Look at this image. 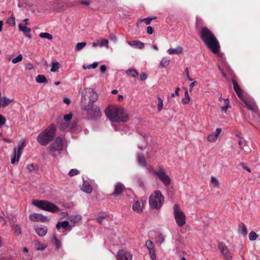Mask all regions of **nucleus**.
<instances>
[{"label":"nucleus","instance_id":"nucleus-1","mask_svg":"<svg viewBox=\"0 0 260 260\" xmlns=\"http://www.w3.org/2000/svg\"><path fill=\"white\" fill-rule=\"evenodd\" d=\"M201 40L213 53L216 54L220 50L219 43L214 33L206 26L202 27L199 32Z\"/></svg>","mask_w":260,"mask_h":260},{"label":"nucleus","instance_id":"nucleus-2","mask_svg":"<svg viewBox=\"0 0 260 260\" xmlns=\"http://www.w3.org/2000/svg\"><path fill=\"white\" fill-rule=\"evenodd\" d=\"M105 114L111 121L124 122L129 120V116L121 107L109 106L106 109Z\"/></svg>","mask_w":260,"mask_h":260},{"label":"nucleus","instance_id":"nucleus-3","mask_svg":"<svg viewBox=\"0 0 260 260\" xmlns=\"http://www.w3.org/2000/svg\"><path fill=\"white\" fill-rule=\"evenodd\" d=\"M56 130L55 125L53 124H50L38 136V142L41 145L46 146L53 139Z\"/></svg>","mask_w":260,"mask_h":260},{"label":"nucleus","instance_id":"nucleus-4","mask_svg":"<svg viewBox=\"0 0 260 260\" xmlns=\"http://www.w3.org/2000/svg\"><path fill=\"white\" fill-rule=\"evenodd\" d=\"M164 202V197L161 191L156 190L153 192L149 197V203L152 209H159Z\"/></svg>","mask_w":260,"mask_h":260},{"label":"nucleus","instance_id":"nucleus-5","mask_svg":"<svg viewBox=\"0 0 260 260\" xmlns=\"http://www.w3.org/2000/svg\"><path fill=\"white\" fill-rule=\"evenodd\" d=\"M32 204L42 210L54 213L59 210V207L45 200H35Z\"/></svg>","mask_w":260,"mask_h":260},{"label":"nucleus","instance_id":"nucleus-6","mask_svg":"<svg viewBox=\"0 0 260 260\" xmlns=\"http://www.w3.org/2000/svg\"><path fill=\"white\" fill-rule=\"evenodd\" d=\"M98 98L96 92L91 88H84L82 91V102L86 103V101L88 100L89 105H92Z\"/></svg>","mask_w":260,"mask_h":260},{"label":"nucleus","instance_id":"nucleus-7","mask_svg":"<svg viewBox=\"0 0 260 260\" xmlns=\"http://www.w3.org/2000/svg\"><path fill=\"white\" fill-rule=\"evenodd\" d=\"M174 218L177 224L181 227L186 223V216L184 212L181 209L180 206L176 204L173 206Z\"/></svg>","mask_w":260,"mask_h":260},{"label":"nucleus","instance_id":"nucleus-8","mask_svg":"<svg viewBox=\"0 0 260 260\" xmlns=\"http://www.w3.org/2000/svg\"><path fill=\"white\" fill-rule=\"evenodd\" d=\"M50 153L54 157L60 154L63 149V141L60 137H57L54 142L50 146Z\"/></svg>","mask_w":260,"mask_h":260},{"label":"nucleus","instance_id":"nucleus-9","mask_svg":"<svg viewBox=\"0 0 260 260\" xmlns=\"http://www.w3.org/2000/svg\"><path fill=\"white\" fill-rule=\"evenodd\" d=\"M153 174L158 177L165 186H169L171 184V179L162 168H159L157 171H153Z\"/></svg>","mask_w":260,"mask_h":260},{"label":"nucleus","instance_id":"nucleus-10","mask_svg":"<svg viewBox=\"0 0 260 260\" xmlns=\"http://www.w3.org/2000/svg\"><path fill=\"white\" fill-rule=\"evenodd\" d=\"M85 109L87 110L88 115L92 119H98L101 117L102 113L100 108L92 105L88 104L86 107Z\"/></svg>","mask_w":260,"mask_h":260},{"label":"nucleus","instance_id":"nucleus-11","mask_svg":"<svg viewBox=\"0 0 260 260\" xmlns=\"http://www.w3.org/2000/svg\"><path fill=\"white\" fill-rule=\"evenodd\" d=\"M25 146V142L22 141L19 143L17 148H14L13 154L11 160V164H14L15 162H18L19 161Z\"/></svg>","mask_w":260,"mask_h":260},{"label":"nucleus","instance_id":"nucleus-12","mask_svg":"<svg viewBox=\"0 0 260 260\" xmlns=\"http://www.w3.org/2000/svg\"><path fill=\"white\" fill-rule=\"evenodd\" d=\"M218 247L225 260H231L232 258V253L228 247L222 242L218 243Z\"/></svg>","mask_w":260,"mask_h":260},{"label":"nucleus","instance_id":"nucleus-13","mask_svg":"<svg viewBox=\"0 0 260 260\" xmlns=\"http://www.w3.org/2000/svg\"><path fill=\"white\" fill-rule=\"evenodd\" d=\"M246 106L247 108L249 110L253 111L257 115V120H259L260 118L259 117V115L258 113V108L252 102L249 101L246 98H244L243 100H241Z\"/></svg>","mask_w":260,"mask_h":260},{"label":"nucleus","instance_id":"nucleus-14","mask_svg":"<svg viewBox=\"0 0 260 260\" xmlns=\"http://www.w3.org/2000/svg\"><path fill=\"white\" fill-rule=\"evenodd\" d=\"M145 246L149 250V254L152 260H156V253L154 249V245L151 240H147L146 242Z\"/></svg>","mask_w":260,"mask_h":260},{"label":"nucleus","instance_id":"nucleus-15","mask_svg":"<svg viewBox=\"0 0 260 260\" xmlns=\"http://www.w3.org/2000/svg\"><path fill=\"white\" fill-rule=\"evenodd\" d=\"M132 254L123 250H119L118 252L117 259L118 260H132Z\"/></svg>","mask_w":260,"mask_h":260},{"label":"nucleus","instance_id":"nucleus-16","mask_svg":"<svg viewBox=\"0 0 260 260\" xmlns=\"http://www.w3.org/2000/svg\"><path fill=\"white\" fill-rule=\"evenodd\" d=\"M125 189L123 184L120 182L116 183L114 185V190L112 195L114 196H118L122 194Z\"/></svg>","mask_w":260,"mask_h":260},{"label":"nucleus","instance_id":"nucleus-17","mask_svg":"<svg viewBox=\"0 0 260 260\" xmlns=\"http://www.w3.org/2000/svg\"><path fill=\"white\" fill-rule=\"evenodd\" d=\"M29 219L35 222H45L47 220V218L46 216L38 213H33L30 215Z\"/></svg>","mask_w":260,"mask_h":260},{"label":"nucleus","instance_id":"nucleus-18","mask_svg":"<svg viewBox=\"0 0 260 260\" xmlns=\"http://www.w3.org/2000/svg\"><path fill=\"white\" fill-rule=\"evenodd\" d=\"M232 83L233 84L234 89L236 92L237 95L240 98L241 100H243L244 98H245L243 94V91L239 86V85L238 84V83L236 82V81L233 80Z\"/></svg>","mask_w":260,"mask_h":260},{"label":"nucleus","instance_id":"nucleus-19","mask_svg":"<svg viewBox=\"0 0 260 260\" xmlns=\"http://www.w3.org/2000/svg\"><path fill=\"white\" fill-rule=\"evenodd\" d=\"M221 132V129L220 128H217L216 129V133L215 134H211L208 135L207 137V141L210 142H214L217 140V138Z\"/></svg>","mask_w":260,"mask_h":260},{"label":"nucleus","instance_id":"nucleus-20","mask_svg":"<svg viewBox=\"0 0 260 260\" xmlns=\"http://www.w3.org/2000/svg\"><path fill=\"white\" fill-rule=\"evenodd\" d=\"M19 29L20 31H22L24 34L27 37L29 38H31V35L30 34V32L31 31V29L29 27H28L25 25L20 23L18 25Z\"/></svg>","mask_w":260,"mask_h":260},{"label":"nucleus","instance_id":"nucleus-21","mask_svg":"<svg viewBox=\"0 0 260 260\" xmlns=\"http://www.w3.org/2000/svg\"><path fill=\"white\" fill-rule=\"evenodd\" d=\"M48 229L45 226H37L35 228V231L36 233L40 237H44L47 234Z\"/></svg>","mask_w":260,"mask_h":260},{"label":"nucleus","instance_id":"nucleus-22","mask_svg":"<svg viewBox=\"0 0 260 260\" xmlns=\"http://www.w3.org/2000/svg\"><path fill=\"white\" fill-rule=\"evenodd\" d=\"M143 203L142 201H137L133 205V210L137 213H141L142 211Z\"/></svg>","mask_w":260,"mask_h":260},{"label":"nucleus","instance_id":"nucleus-23","mask_svg":"<svg viewBox=\"0 0 260 260\" xmlns=\"http://www.w3.org/2000/svg\"><path fill=\"white\" fill-rule=\"evenodd\" d=\"M127 43L132 47L142 49L144 47V44L140 41L135 40L132 41H127Z\"/></svg>","mask_w":260,"mask_h":260},{"label":"nucleus","instance_id":"nucleus-24","mask_svg":"<svg viewBox=\"0 0 260 260\" xmlns=\"http://www.w3.org/2000/svg\"><path fill=\"white\" fill-rule=\"evenodd\" d=\"M219 101H223V106L221 107V110L224 113H226L227 110L231 107L230 101L229 99H223L221 96L219 98Z\"/></svg>","mask_w":260,"mask_h":260},{"label":"nucleus","instance_id":"nucleus-25","mask_svg":"<svg viewBox=\"0 0 260 260\" xmlns=\"http://www.w3.org/2000/svg\"><path fill=\"white\" fill-rule=\"evenodd\" d=\"M51 243L55 247L56 250H58L61 247V241L55 236L51 239Z\"/></svg>","mask_w":260,"mask_h":260},{"label":"nucleus","instance_id":"nucleus-26","mask_svg":"<svg viewBox=\"0 0 260 260\" xmlns=\"http://www.w3.org/2000/svg\"><path fill=\"white\" fill-rule=\"evenodd\" d=\"M137 160L139 165L143 167H146L147 163L145 156L142 153H139L137 156Z\"/></svg>","mask_w":260,"mask_h":260},{"label":"nucleus","instance_id":"nucleus-27","mask_svg":"<svg viewBox=\"0 0 260 260\" xmlns=\"http://www.w3.org/2000/svg\"><path fill=\"white\" fill-rule=\"evenodd\" d=\"M81 189L83 191H84L87 193H91L92 191V187H91V186L90 185L89 183L88 182H85V181H84L83 185L81 187Z\"/></svg>","mask_w":260,"mask_h":260},{"label":"nucleus","instance_id":"nucleus-28","mask_svg":"<svg viewBox=\"0 0 260 260\" xmlns=\"http://www.w3.org/2000/svg\"><path fill=\"white\" fill-rule=\"evenodd\" d=\"M183 48L181 47H178L176 48H170L168 50L169 54L172 55L174 54H179L182 53Z\"/></svg>","mask_w":260,"mask_h":260},{"label":"nucleus","instance_id":"nucleus-29","mask_svg":"<svg viewBox=\"0 0 260 260\" xmlns=\"http://www.w3.org/2000/svg\"><path fill=\"white\" fill-rule=\"evenodd\" d=\"M1 102L3 107H5L14 101V99H9L6 96L1 98Z\"/></svg>","mask_w":260,"mask_h":260},{"label":"nucleus","instance_id":"nucleus-30","mask_svg":"<svg viewBox=\"0 0 260 260\" xmlns=\"http://www.w3.org/2000/svg\"><path fill=\"white\" fill-rule=\"evenodd\" d=\"M57 124L59 128L62 130L66 129L70 125V123L65 121L63 119H61L60 121H58Z\"/></svg>","mask_w":260,"mask_h":260},{"label":"nucleus","instance_id":"nucleus-31","mask_svg":"<svg viewBox=\"0 0 260 260\" xmlns=\"http://www.w3.org/2000/svg\"><path fill=\"white\" fill-rule=\"evenodd\" d=\"M12 230L14 231L15 236H18L21 235V229L18 224H13L12 225Z\"/></svg>","mask_w":260,"mask_h":260},{"label":"nucleus","instance_id":"nucleus-32","mask_svg":"<svg viewBox=\"0 0 260 260\" xmlns=\"http://www.w3.org/2000/svg\"><path fill=\"white\" fill-rule=\"evenodd\" d=\"M126 74L132 77H136L138 76V71L135 69H129L126 72Z\"/></svg>","mask_w":260,"mask_h":260},{"label":"nucleus","instance_id":"nucleus-33","mask_svg":"<svg viewBox=\"0 0 260 260\" xmlns=\"http://www.w3.org/2000/svg\"><path fill=\"white\" fill-rule=\"evenodd\" d=\"M239 232L243 235H246L247 233V231L246 226L243 223H241L239 225Z\"/></svg>","mask_w":260,"mask_h":260},{"label":"nucleus","instance_id":"nucleus-34","mask_svg":"<svg viewBox=\"0 0 260 260\" xmlns=\"http://www.w3.org/2000/svg\"><path fill=\"white\" fill-rule=\"evenodd\" d=\"M59 68V63L58 62H52L51 63V68L50 69L52 72H58Z\"/></svg>","mask_w":260,"mask_h":260},{"label":"nucleus","instance_id":"nucleus-35","mask_svg":"<svg viewBox=\"0 0 260 260\" xmlns=\"http://www.w3.org/2000/svg\"><path fill=\"white\" fill-rule=\"evenodd\" d=\"M156 17H153V18H144V19H140L137 23V25H138L140 23L142 22H144L147 25H148V24H150L151 21L153 20V19H155Z\"/></svg>","mask_w":260,"mask_h":260},{"label":"nucleus","instance_id":"nucleus-36","mask_svg":"<svg viewBox=\"0 0 260 260\" xmlns=\"http://www.w3.org/2000/svg\"><path fill=\"white\" fill-rule=\"evenodd\" d=\"M36 80L38 83H46L47 82L46 78L42 75H38L36 77Z\"/></svg>","mask_w":260,"mask_h":260},{"label":"nucleus","instance_id":"nucleus-37","mask_svg":"<svg viewBox=\"0 0 260 260\" xmlns=\"http://www.w3.org/2000/svg\"><path fill=\"white\" fill-rule=\"evenodd\" d=\"M68 225L69 222L67 221H64L61 222H58L56 226L57 229H59L60 227L66 229L68 226Z\"/></svg>","mask_w":260,"mask_h":260},{"label":"nucleus","instance_id":"nucleus-38","mask_svg":"<svg viewBox=\"0 0 260 260\" xmlns=\"http://www.w3.org/2000/svg\"><path fill=\"white\" fill-rule=\"evenodd\" d=\"M39 36L42 38H46L49 40L53 39L52 35L48 32H41Z\"/></svg>","mask_w":260,"mask_h":260},{"label":"nucleus","instance_id":"nucleus-39","mask_svg":"<svg viewBox=\"0 0 260 260\" xmlns=\"http://www.w3.org/2000/svg\"><path fill=\"white\" fill-rule=\"evenodd\" d=\"M158 104H157V110L158 112H160L163 109L164 103L163 100L160 98H157Z\"/></svg>","mask_w":260,"mask_h":260},{"label":"nucleus","instance_id":"nucleus-40","mask_svg":"<svg viewBox=\"0 0 260 260\" xmlns=\"http://www.w3.org/2000/svg\"><path fill=\"white\" fill-rule=\"evenodd\" d=\"M185 98L182 100V103L183 104H187L190 101V97L187 90L185 92Z\"/></svg>","mask_w":260,"mask_h":260},{"label":"nucleus","instance_id":"nucleus-41","mask_svg":"<svg viewBox=\"0 0 260 260\" xmlns=\"http://www.w3.org/2000/svg\"><path fill=\"white\" fill-rule=\"evenodd\" d=\"M35 247L37 250H39L45 249L46 246L44 244H42L41 242L37 241L35 243Z\"/></svg>","mask_w":260,"mask_h":260},{"label":"nucleus","instance_id":"nucleus-42","mask_svg":"<svg viewBox=\"0 0 260 260\" xmlns=\"http://www.w3.org/2000/svg\"><path fill=\"white\" fill-rule=\"evenodd\" d=\"M211 183L213 185L214 187H219V182L218 180L214 177L212 176L211 178Z\"/></svg>","mask_w":260,"mask_h":260},{"label":"nucleus","instance_id":"nucleus-43","mask_svg":"<svg viewBox=\"0 0 260 260\" xmlns=\"http://www.w3.org/2000/svg\"><path fill=\"white\" fill-rule=\"evenodd\" d=\"M203 25V22L202 19L197 17L196 18V27L197 29H198L199 28H202Z\"/></svg>","mask_w":260,"mask_h":260},{"label":"nucleus","instance_id":"nucleus-44","mask_svg":"<svg viewBox=\"0 0 260 260\" xmlns=\"http://www.w3.org/2000/svg\"><path fill=\"white\" fill-rule=\"evenodd\" d=\"M170 63V59L168 58H164L160 61V65L162 67L168 66Z\"/></svg>","mask_w":260,"mask_h":260},{"label":"nucleus","instance_id":"nucleus-45","mask_svg":"<svg viewBox=\"0 0 260 260\" xmlns=\"http://www.w3.org/2000/svg\"><path fill=\"white\" fill-rule=\"evenodd\" d=\"M81 219V217L79 215L71 216L69 217V220L71 222H76L80 221Z\"/></svg>","mask_w":260,"mask_h":260},{"label":"nucleus","instance_id":"nucleus-46","mask_svg":"<svg viewBox=\"0 0 260 260\" xmlns=\"http://www.w3.org/2000/svg\"><path fill=\"white\" fill-rule=\"evenodd\" d=\"M86 45V42H81L77 44L75 49L77 51L80 50L84 48Z\"/></svg>","mask_w":260,"mask_h":260},{"label":"nucleus","instance_id":"nucleus-47","mask_svg":"<svg viewBox=\"0 0 260 260\" xmlns=\"http://www.w3.org/2000/svg\"><path fill=\"white\" fill-rule=\"evenodd\" d=\"M98 66V62H95L92 64H89L87 66H83V68L84 69H95Z\"/></svg>","mask_w":260,"mask_h":260},{"label":"nucleus","instance_id":"nucleus-48","mask_svg":"<svg viewBox=\"0 0 260 260\" xmlns=\"http://www.w3.org/2000/svg\"><path fill=\"white\" fill-rule=\"evenodd\" d=\"M108 40L107 39H102L99 42V46L101 47H108Z\"/></svg>","mask_w":260,"mask_h":260},{"label":"nucleus","instance_id":"nucleus-49","mask_svg":"<svg viewBox=\"0 0 260 260\" xmlns=\"http://www.w3.org/2000/svg\"><path fill=\"white\" fill-rule=\"evenodd\" d=\"M258 237V235L254 232H251L249 234V239L250 241H254Z\"/></svg>","mask_w":260,"mask_h":260},{"label":"nucleus","instance_id":"nucleus-50","mask_svg":"<svg viewBox=\"0 0 260 260\" xmlns=\"http://www.w3.org/2000/svg\"><path fill=\"white\" fill-rule=\"evenodd\" d=\"M73 114L72 113H70L69 114L64 115L63 120L70 123Z\"/></svg>","mask_w":260,"mask_h":260},{"label":"nucleus","instance_id":"nucleus-51","mask_svg":"<svg viewBox=\"0 0 260 260\" xmlns=\"http://www.w3.org/2000/svg\"><path fill=\"white\" fill-rule=\"evenodd\" d=\"M22 55L21 54H19L17 56V57L13 58L12 60L13 63H16L21 61L22 60Z\"/></svg>","mask_w":260,"mask_h":260},{"label":"nucleus","instance_id":"nucleus-52","mask_svg":"<svg viewBox=\"0 0 260 260\" xmlns=\"http://www.w3.org/2000/svg\"><path fill=\"white\" fill-rule=\"evenodd\" d=\"M79 174V171L77 169H72L69 173V175L71 177H73L75 175H77Z\"/></svg>","mask_w":260,"mask_h":260},{"label":"nucleus","instance_id":"nucleus-53","mask_svg":"<svg viewBox=\"0 0 260 260\" xmlns=\"http://www.w3.org/2000/svg\"><path fill=\"white\" fill-rule=\"evenodd\" d=\"M7 23L10 25L13 26L15 24V20L14 17H11L7 20Z\"/></svg>","mask_w":260,"mask_h":260},{"label":"nucleus","instance_id":"nucleus-54","mask_svg":"<svg viewBox=\"0 0 260 260\" xmlns=\"http://www.w3.org/2000/svg\"><path fill=\"white\" fill-rule=\"evenodd\" d=\"M157 240L158 242L162 243L165 241V237L162 235L159 234L157 236Z\"/></svg>","mask_w":260,"mask_h":260},{"label":"nucleus","instance_id":"nucleus-55","mask_svg":"<svg viewBox=\"0 0 260 260\" xmlns=\"http://www.w3.org/2000/svg\"><path fill=\"white\" fill-rule=\"evenodd\" d=\"M80 4L88 6L91 3V1L89 0H83L79 1Z\"/></svg>","mask_w":260,"mask_h":260},{"label":"nucleus","instance_id":"nucleus-56","mask_svg":"<svg viewBox=\"0 0 260 260\" xmlns=\"http://www.w3.org/2000/svg\"><path fill=\"white\" fill-rule=\"evenodd\" d=\"M5 122L6 119L2 115H0V127H2Z\"/></svg>","mask_w":260,"mask_h":260},{"label":"nucleus","instance_id":"nucleus-57","mask_svg":"<svg viewBox=\"0 0 260 260\" xmlns=\"http://www.w3.org/2000/svg\"><path fill=\"white\" fill-rule=\"evenodd\" d=\"M147 75L146 73H142L140 76V80L142 81L145 80L147 78Z\"/></svg>","mask_w":260,"mask_h":260},{"label":"nucleus","instance_id":"nucleus-58","mask_svg":"<svg viewBox=\"0 0 260 260\" xmlns=\"http://www.w3.org/2000/svg\"><path fill=\"white\" fill-rule=\"evenodd\" d=\"M153 28L151 27V26H148L147 27V32L149 34V35H151L153 34Z\"/></svg>","mask_w":260,"mask_h":260},{"label":"nucleus","instance_id":"nucleus-59","mask_svg":"<svg viewBox=\"0 0 260 260\" xmlns=\"http://www.w3.org/2000/svg\"><path fill=\"white\" fill-rule=\"evenodd\" d=\"M27 169L29 172H32L35 169L34 165L33 164H30V165H27Z\"/></svg>","mask_w":260,"mask_h":260},{"label":"nucleus","instance_id":"nucleus-60","mask_svg":"<svg viewBox=\"0 0 260 260\" xmlns=\"http://www.w3.org/2000/svg\"><path fill=\"white\" fill-rule=\"evenodd\" d=\"M185 73H186V76H187V78H188V79L189 80V81H192V79H191L189 77V70H188V68H186L185 69Z\"/></svg>","mask_w":260,"mask_h":260},{"label":"nucleus","instance_id":"nucleus-61","mask_svg":"<svg viewBox=\"0 0 260 260\" xmlns=\"http://www.w3.org/2000/svg\"><path fill=\"white\" fill-rule=\"evenodd\" d=\"M107 69L106 66L105 65H102L100 67V71L102 73H104L106 72Z\"/></svg>","mask_w":260,"mask_h":260},{"label":"nucleus","instance_id":"nucleus-62","mask_svg":"<svg viewBox=\"0 0 260 260\" xmlns=\"http://www.w3.org/2000/svg\"><path fill=\"white\" fill-rule=\"evenodd\" d=\"M241 166L243 169L247 171L248 172H251V170L250 169V168H248L247 166H245L244 164H242Z\"/></svg>","mask_w":260,"mask_h":260},{"label":"nucleus","instance_id":"nucleus-63","mask_svg":"<svg viewBox=\"0 0 260 260\" xmlns=\"http://www.w3.org/2000/svg\"><path fill=\"white\" fill-rule=\"evenodd\" d=\"M180 90V88L179 87H177L176 88L175 91H174V93H173L172 94V96L174 97L176 95H179V91Z\"/></svg>","mask_w":260,"mask_h":260},{"label":"nucleus","instance_id":"nucleus-64","mask_svg":"<svg viewBox=\"0 0 260 260\" xmlns=\"http://www.w3.org/2000/svg\"><path fill=\"white\" fill-rule=\"evenodd\" d=\"M197 84V82L196 81H193L192 82H191L190 85H189V87H190V91H191L192 90V88L193 87V86Z\"/></svg>","mask_w":260,"mask_h":260}]
</instances>
